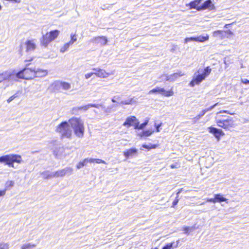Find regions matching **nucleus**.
I'll return each instance as SVG.
<instances>
[{"label":"nucleus","instance_id":"53","mask_svg":"<svg viewBox=\"0 0 249 249\" xmlns=\"http://www.w3.org/2000/svg\"><path fill=\"white\" fill-rule=\"evenodd\" d=\"M13 184H14V182L12 181H10L9 182V185L10 186H13Z\"/></svg>","mask_w":249,"mask_h":249},{"label":"nucleus","instance_id":"14","mask_svg":"<svg viewBox=\"0 0 249 249\" xmlns=\"http://www.w3.org/2000/svg\"><path fill=\"white\" fill-rule=\"evenodd\" d=\"M228 200L227 198L224 197L223 196L220 194H216L214 196L213 198H211L208 200V201L213 202V203L216 202H226Z\"/></svg>","mask_w":249,"mask_h":249},{"label":"nucleus","instance_id":"51","mask_svg":"<svg viewBox=\"0 0 249 249\" xmlns=\"http://www.w3.org/2000/svg\"><path fill=\"white\" fill-rule=\"evenodd\" d=\"M234 22H232V23H229V24H226L225 25H224V28H228L230 25H232L233 24Z\"/></svg>","mask_w":249,"mask_h":249},{"label":"nucleus","instance_id":"56","mask_svg":"<svg viewBox=\"0 0 249 249\" xmlns=\"http://www.w3.org/2000/svg\"><path fill=\"white\" fill-rule=\"evenodd\" d=\"M112 101L113 102H115V100H113V99H112Z\"/></svg>","mask_w":249,"mask_h":249},{"label":"nucleus","instance_id":"19","mask_svg":"<svg viewBox=\"0 0 249 249\" xmlns=\"http://www.w3.org/2000/svg\"><path fill=\"white\" fill-rule=\"evenodd\" d=\"M10 77V74L5 71L0 73V83L3 81L8 80Z\"/></svg>","mask_w":249,"mask_h":249},{"label":"nucleus","instance_id":"55","mask_svg":"<svg viewBox=\"0 0 249 249\" xmlns=\"http://www.w3.org/2000/svg\"><path fill=\"white\" fill-rule=\"evenodd\" d=\"M158 249V247H155V248H154L153 249Z\"/></svg>","mask_w":249,"mask_h":249},{"label":"nucleus","instance_id":"24","mask_svg":"<svg viewBox=\"0 0 249 249\" xmlns=\"http://www.w3.org/2000/svg\"><path fill=\"white\" fill-rule=\"evenodd\" d=\"M89 162H90V163L95 162L98 164H100V163H103L105 164H107L105 160H102L101 159H92V158L89 159Z\"/></svg>","mask_w":249,"mask_h":249},{"label":"nucleus","instance_id":"2","mask_svg":"<svg viewBox=\"0 0 249 249\" xmlns=\"http://www.w3.org/2000/svg\"><path fill=\"white\" fill-rule=\"evenodd\" d=\"M212 69L210 66L205 67L204 69H199L195 73V76L189 83V86L194 87L196 85H199L208 77L212 72Z\"/></svg>","mask_w":249,"mask_h":249},{"label":"nucleus","instance_id":"37","mask_svg":"<svg viewBox=\"0 0 249 249\" xmlns=\"http://www.w3.org/2000/svg\"><path fill=\"white\" fill-rule=\"evenodd\" d=\"M179 193V192H178V193H177V196H176V197L175 198V199H174V200L173 201V203H172V207H175V206L176 205H177V204L178 203V201H179V198H178V194Z\"/></svg>","mask_w":249,"mask_h":249},{"label":"nucleus","instance_id":"43","mask_svg":"<svg viewBox=\"0 0 249 249\" xmlns=\"http://www.w3.org/2000/svg\"><path fill=\"white\" fill-rule=\"evenodd\" d=\"M170 167L172 169L178 168L180 167V163L179 162H176L175 164H172L170 165Z\"/></svg>","mask_w":249,"mask_h":249},{"label":"nucleus","instance_id":"34","mask_svg":"<svg viewBox=\"0 0 249 249\" xmlns=\"http://www.w3.org/2000/svg\"><path fill=\"white\" fill-rule=\"evenodd\" d=\"M77 40L76 35L75 34L71 35V40L68 42L70 44H72Z\"/></svg>","mask_w":249,"mask_h":249},{"label":"nucleus","instance_id":"32","mask_svg":"<svg viewBox=\"0 0 249 249\" xmlns=\"http://www.w3.org/2000/svg\"><path fill=\"white\" fill-rule=\"evenodd\" d=\"M160 87H157L154 89H153L149 90V94H154V93H160Z\"/></svg>","mask_w":249,"mask_h":249},{"label":"nucleus","instance_id":"15","mask_svg":"<svg viewBox=\"0 0 249 249\" xmlns=\"http://www.w3.org/2000/svg\"><path fill=\"white\" fill-rule=\"evenodd\" d=\"M93 71L96 72H94V74L100 78H106L109 75V73L107 72L105 70L101 69H92Z\"/></svg>","mask_w":249,"mask_h":249},{"label":"nucleus","instance_id":"54","mask_svg":"<svg viewBox=\"0 0 249 249\" xmlns=\"http://www.w3.org/2000/svg\"><path fill=\"white\" fill-rule=\"evenodd\" d=\"M217 105H218V103H217L215 104L214 105H213V106H212L211 107L210 109L213 108L214 107H215V106H217Z\"/></svg>","mask_w":249,"mask_h":249},{"label":"nucleus","instance_id":"16","mask_svg":"<svg viewBox=\"0 0 249 249\" xmlns=\"http://www.w3.org/2000/svg\"><path fill=\"white\" fill-rule=\"evenodd\" d=\"M93 41L101 45H105L107 42V38L105 36H98L93 38Z\"/></svg>","mask_w":249,"mask_h":249},{"label":"nucleus","instance_id":"40","mask_svg":"<svg viewBox=\"0 0 249 249\" xmlns=\"http://www.w3.org/2000/svg\"><path fill=\"white\" fill-rule=\"evenodd\" d=\"M190 41H196V37H186L184 39L185 43H187L188 42Z\"/></svg>","mask_w":249,"mask_h":249},{"label":"nucleus","instance_id":"45","mask_svg":"<svg viewBox=\"0 0 249 249\" xmlns=\"http://www.w3.org/2000/svg\"><path fill=\"white\" fill-rule=\"evenodd\" d=\"M93 74H94V72L88 73L85 75V77L86 79H88Z\"/></svg>","mask_w":249,"mask_h":249},{"label":"nucleus","instance_id":"4","mask_svg":"<svg viewBox=\"0 0 249 249\" xmlns=\"http://www.w3.org/2000/svg\"><path fill=\"white\" fill-rule=\"evenodd\" d=\"M68 122L73 129L75 135L79 137L82 138L84 136L85 127L83 122L80 118L72 117L70 119Z\"/></svg>","mask_w":249,"mask_h":249},{"label":"nucleus","instance_id":"38","mask_svg":"<svg viewBox=\"0 0 249 249\" xmlns=\"http://www.w3.org/2000/svg\"><path fill=\"white\" fill-rule=\"evenodd\" d=\"M9 245L7 243H0V249H8Z\"/></svg>","mask_w":249,"mask_h":249},{"label":"nucleus","instance_id":"44","mask_svg":"<svg viewBox=\"0 0 249 249\" xmlns=\"http://www.w3.org/2000/svg\"><path fill=\"white\" fill-rule=\"evenodd\" d=\"M224 33H225L226 34L229 35V36H231L233 35V33L230 30L225 31H224Z\"/></svg>","mask_w":249,"mask_h":249},{"label":"nucleus","instance_id":"10","mask_svg":"<svg viewBox=\"0 0 249 249\" xmlns=\"http://www.w3.org/2000/svg\"><path fill=\"white\" fill-rule=\"evenodd\" d=\"M72 171V169L71 167H67L65 169L59 170L55 172L53 175H51L52 177H62L66 175L67 174H71Z\"/></svg>","mask_w":249,"mask_h":249},{"label":"nucleus","instance_id":"31","mask_svg":"<svg viewBox=\"0 0 249 249\" xmlns=\"http://www.w3.org/2000/svg\"><path fill=\"white\" fill-rule=\"evenodd\" d=\"M147 124V122H145L141 124H139V122L138 121L136 125L135 126V129H142Z\"/></svg>","mask_w":249,"mask_h":249},{"label":"nucleus","instance_id":"6","mask_svg":"<svg viewBox=\"0 0 249 249\" xmlns=\"http://www.w3.org/2000/svg\"><path fill=\"white\" fill-rule=\"evenodd\" d=\"M55 132L59 133L61 139L65 138L71 139L72 137V131L67 121L60 123L56 127Z\"/></svg>","mask_w":249,"mask_h":249},{"label":"nucleus","instance_id":"52","mask_svg":"<svg viewBox=\"0 0 249 249\" xmlns=\"http://www.w3.org/2000/svg\"><path fill=\"white\" fill-rule=\"evenodd\" d=\"M161 126V124H158L156 126V131L157 132H159L160 131V127Z\"/></svg>","mask_w":249,"mask_h":249},{"label":"nucleus","instance_id":"21","mask_svg":"<svg viewBox=\"0 0 249 249\" xmlns=\"http://www.w3.org/2000/svg\"><path fill=\"white\" fill-rule=\"evenodd\" d=\"M209 38V36L208 35H206L205 36H200L197 37H196V41L199 42H203L206 41H207Z\"/></svg>","mask_w":249,"mask_h":249},{"label":"nucleus","instance_id":"28","mask_svg":"<svg viewBox=\"0 0 249 249\" xmlns=\"http://www.w3.org/2000/svg\"><path fill=\"white\" fill-rule=\"evenodd\" d=\"M195 228L193 227H188V226H185V227H183L182 230L185 233L189 234Z\"/></svg>","mask_w":249,"mask_h":249},{"label":"nucleus","instance_id":"23","mask_svg":"<svg viewBox=\"0 0 249 249\" xmlns=\"http://www.w3.org/2000/svg\"><path fill=\"white\" fill-rule=\"evenodd\" d=\"M213 36H219L221 39H223L225 38V36L224 35V31L222 30H216L214 31L213 32Z\"/></svg>","mask_w":249,"mask_h":249},{"label":"nucleus","instance_id":"11","mask_svg":"<svg viewBox=\"0 0 249 249\" xmlns=\"http://www.w3.org/2000/svg\"><path fill=\"white\" fill-rule=\"evenodd\" d=\"M25 46L27 52L34 51L36 48V45L34 39L27 40L25 42Z\"/></svg>","mask_w":249,"mask_h":249},{"label":"nucleus","instance_id":"12","mask_svg":"<svg viewBox=\"0 0 249 249\" xmlns=\"http://www.w3.org/2000/svg\"><path fill=\"white\" fill-rule=\"evenodd\" d=\"M48 71L46 69H34V79L36 78H43L47 76Z\"/></svg>","mask_w":249,"mask_h":249},{"label":"nucleus","instance_id":"41","mask_svg":"<svg viewBox=\"0 0 249 249\" xmlns=\"http://www.w3.org/2000/svg\"><path fill=\"white\" fill-rule=\"evenodd\" d=\"M226 113V114H229V115H234L235 114V113L234 112H230V111L229 110H220L218 113Z\"/></svg>","mask_w":249,"mask_h":249},{"label":"nucleus","instance_id":"5","mask_svg":"<svg viewBox=\"0 0 249 249\" xmlns=\"http://www.w3.org/2000/svg\"><path fill=\"white\" fill-rule=\"evenodd\" d=\"M60 31L55 29L46 32L43 35L40 39L41 46L47 47L53 41L56 39L59 36Z\"/></svg>","mask_w":249,"mask_h":249},{"label":"nucleus","instance_id":"8","mask_svg":"<svg viewBox=\"0 0 249 249\" xmlns=\"http://www.w3.org/2000/svg\"><path fill=\"white\" fill-rule=\"evenodd\" d=\"M16 76L17 78L26 80H31L34 79V69L29 67H25L18 72Z\"/></svg>","mask_w":249,"mask_h":249},{"label":"nucleus","instance_id":"22","mask_svg":"<svg viewBox=\"0 0 249 249\" xmlns=\"http://www.w3.org/2000/svg\"><path fill=\"white\" fill-rule=\"evenodd\" d=\"M88 162H89V159H88V158L84 159L83 160L80 161L77 164V165L76 166V168L80 169V168L83 167V166H84L86 165V163Z\"/></svg>","mask_w":249,"mask_h":249},{"label":"nucleus","instance_id":"33","mask_svg":"<svg viewBox=\"0 0 249 249\" xmlns=\"http://www.w3.org/2000/svg\"><path fill=\"white\" fill-rule=\"evenodd\" d=\"M34 57H32L30 59H27L24 60L25 63V67H29V66L32 64V61L34 60Z\"/></svg>","mask_w":249,"mask_h":249},{"label":"nucleus","instance_id":"42","mask_svg":"<svg viewBox=\"0 0 249 249\" xmlns=\"http://www.w3.org/2000/svg\"><path fill=\"white\" fill-rule=\"evenodd\" d=\"M18 97V95L17 93L13 95L12 96H10L7 100V103H9L10 102H11L13 100H14L15 98Z\"/></svg>","mask_w":249,"mask_h":249},{"label":"nucleus","instance_id":"20","mask_svg":"<svg viewBox=\"0 0 249 249\" xmlns=\"http://www.w3.org/2000/svg\"><path fill=\"white\" fill-rule=\"evenodd\" d=\"M98 107V105L97 104H89L85 106H83L81 107H79L78 109L79 110H88L89 107Z\"/></svg>","mask_w":249,"mask_h":249},{"label":"nucleus","instance_id":"48","mask_svg":"<svg viewBox=\"0 0 249 249\" xmlns=\"http://www.w3.org/2000/svg\"><path fill=\"white\" fill-rule=\"evenodd\" d=\"M142 147L143 148H144L146 149H147L148 150H151V148L150 147V145H146V144H142Z\"/></svg>","mask_w":249,"mask_h":249},{"label":"nucleus","instance_id":"17","mask_svg":"<svg viewBox=\"0 0 249 249\" xmlns=\"http://www.w3.org/2000/svg\"><path fill=\"white\" fill-rule=\"evenodd\" d=\"M138 153V149L136 148H131L129 149H127L124 152V155L126 158L128 159L130 157H132L134 155L137 154Z\"/></svg>","mask_w":249,"mask_h":249},{"label":"nucleus","instance_id":"36","mask_svg":"<svg viewBox=\"0 0 249 249\" xmlns=\"http://www.w3.org/2000/svg\"><path fill=\"white\" fill-rule=\"evenodd\" d=\"M173 242L167 243L162 247V249H173Z\"/></svg>","mask_w":249,"mask_h":249},{"label":"nucleus","instance_id":"1","mask_svg":"<svg viewBox=\"0 0 249 249\" xmlns=\"http://www.w3.org/2000/svg\"><path fill=\"white\" fill-rule=\"evenodd\" d=\"M215 123L219 127L225 130L231 131L235 126L232 118L226 115H218L215 117Z\"/></svg>","mask_w":249,"mask_h":249},{"label":"nucleus","instance_id":"18","mask_svg":"<svg viewBox=\"0 0 249 249\" xmlns=\"http://www.w3.org/2000/svg\"><path fill=\"white\" fill-rule=\"evenodd\" d=\"M160 94L165 97H170L174 95V92L173 88H171L168 90H166L164 88H160Z\"/></svg>","mask_w":249,"mask_h":249},{"label":"nucleus","instance_id":"39","mask_svg":"<svg viewBox=\"0 0 249 249\" xmlns=\"http://www.w3.org/2000/svg\"><path fill=\"white\" fill-rule=\"evenodd\" d=\"M79 109L78 107H73L71 110V114L72 115H76L77 114Z\"/></svg>","mask_w":249,"mask_h":249},{"label":"nucleus","instance_id":"26","mask_svg":"<svg viewBox=\"0 0 249 249\" xmlns=\"http://www.w3.org/2000/svg\"><path fill=\"white\" fill-rule=\"evenodd\" d=\"M153 132H154V131L152 130H144L142 132L141 136L142 137V136L148 137V136H150V135H151L153 133Z\"/></svg>","mask_w":249,"mask_h":249},{"label":"nucleus","instance_id":"25","mask_svg":"<svg viewBox=\"0 0 249 249\" xmlns=\"http://www.w3.org/2000/svg\"><path fill=\"white\" fill-rule=\"evenodd\" d=\"M60 85L62 89L64 90H68L71 87V84L66 82H61L60 83Z\"/></svg>","mask_w":249,"mask_h":249},{"label":"nucleus","instance_id":"49","mask_svg":"<svg viewBox=\"0 0 249 249\" xmlns=\"http://www.w3.org/2000/svg\"><path fill=\"white\" fill-rule=\"evenodd\" d=\"M23 45L22 44H20V46H19V53L22 54V52H23Z\"/></svg>","mask_w":249,"mask_h":249},{"label":"nucleus","instance_id":"47","mask_svg":"<svg viewBox=\"0 0 249 249\" xmlns=\"http://www.w3.org/2000/svg\"><path fill=\"white\" fill-rule=\"evenodd\" d=\"M6 189L0 190V197L4 196L6 194Z\"/></svg>","mask_w":249,"mask_h":249},{"label":"nucleus","instance_id":"13","mask_svg":"<svg viewBox=\"0 0 249 249\" xmlns=\"http://www.w3.org/2000/svg\"><path fill=\"white\" fill-rule=\"evenodd\" d=\"M137 122L138 120L135 116H131L126 118L125 121L123 124V125L126 127L133 126L135 127V126L137 124Z\"/></svg>","mask_w":249,"mask_h":249},{"label":"nucleus","instance_id":"9","mask_svg":"<svg viewBox=\"0 0 249 249\" xmlns=\"http://www.w3.org/2000/svg\"><path fill=\"white\" fill-rule=\"evenodd\" d=\"M209 132L212 134L217 141L220 140L221 137L225 135L224 132L220 129L210 126L208 128Z\"/></svg>","mask_w":249,"mask_h":249},{"label":"nucleus","instance_id":"35","mask_svg":"<svg viewBox=\"0 0 249 249\" xmlns=\"http://www.w3.org/2000/svg\"><path fill=\"white\" fill-rule=\"evenodd\" d=\"M70 44L69 43H65L60 49V52L61 53H64L66 51L68 50V49L69 48Z\"/></svg>","mask_w":249,"mask_h":249},{"label":"nucleus","instance_id":"50","mask_svg":"<svg viewBox=\"0 0 249 249\" xmlns=\"http://www.w3.org/2000/svg\"><path fill=\"white\" fill-rule=\"evenodd\" d=\"M241 82L244 84H249V80L247 79L242 80Z\"/></svg>","mask_w":249,"mask_h":249},{"label":"nucleus","instance_id":"29","mask_svg":"<svg viewBox=\"0 0 249 249\" xmlns=\"http://www.w3.org/2000/svg\"><path fill=\"white\" fill-rule=\"evenodd\" d=\"M184 74L182 73L181 71H179L178 72H176L173 73L171 76L173 78V79H176L178 77H180L183 76Z\"/></svg>","mask_w":249,"mask_h":249},{"label":"nucleus","instance_id":"27","mask_svg":"<svg viewBox=\"0 0 249 249\" xmlns=\"http://www.w3.org/2000/svg\"><path fill=\"white\" fill-rule=\"evenodd\" d=\"M36 246V245L35 244H29V243L23 245L21 246V249H30L35 247Z\"/></svg>","mask_w":249,"mask_h":249},{"label":"nucleus","instance_id":"3","mask_svg":"<svg viewBox=\"0 0 249 249\" xmlns=\"http://www.w3.org/2000/svg\"><path fill=\"white\" fill-rule=\"evenodd\" d=\"M202 0H194L187 4L186 6L190 9H196L197 11H203L206 9L213 10L215 8L214 4L211 0H206L202 4L200 2Z\"/></svg>","mask_w":249,"mask_h":249},{"label":"nucleus","instance_id":"46","mask_svg":"<svg viewBox=\"0 0 249 249\" xmlns=\"http://www.w3.org/2000/svg\"><path fill=\"white\" fill-rule=\"evenodd\" d=\"M150 145V147L151 148V149H156L158 147H159V144H151V145Z\"/></svg>","mask_w":249,"mask_h":249},{"label":"nucleus","instance_id":"30","mask_svg":"<svg viewBox=\"0 0 249 249\" xmlns=\"http://www.w3.org/2000/svg\"><path fill=\"white\" fill-rule=\"evenodd\" d=\"M208 110V109L207 110H204L202 111V113L201 114H199L197 116L194 117L193 118V120H194V122H196Z\"/></svg>","mask_w":249,"mask_h":249},{"label":"nucleus","instance_id":"7","mask_svg":"<svg viewBox=\"0 0 249 249\" xmlns=\"http://www.w3.org/2000/svg\"><path fill=\"white\" fill-rule=\"evenodd\" d=\"M22 161L20 155L17 154H9L0 157V162L5 163L9 166L14 167L13 163L17 162L20 163Z\"/></svg>","mask_w":249,"mask_h":249}]
</instances>
